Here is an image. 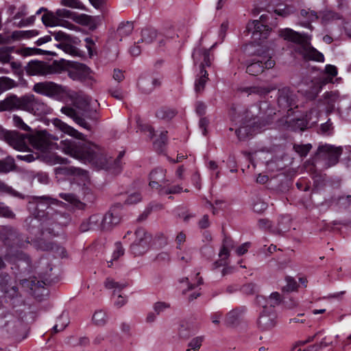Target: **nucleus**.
Listing matches in <instances>:
<instances>
[{"instance_id":"e2e57ef3","label":"nucleus","mask_w":351,"mask_h":351,"mask_svg":"<svg viewBox=\"0 0 351 351\" xmlns=\"http://www.w3.org/2000/svg\"><path fill=\"white\" fill-rule=\"evenodd\" d=\"M90 20L86 25L88 26L90 29H95L101 23V19L99 16H90Z\"/></svg>"},{"instance_id":"f3484780","label":"nucleus","mask_w":351,"mask_h":351,"mask_svg":"<svg viewBox=\"0 0 351 351\" xmlns=\"http://www.w3.org/2000/svg\"><path fill=\"white\" fill-rule=\"evenodd\" d=\"M104 286L108 289H113V295L115 298L114 301V306L117 308H121L125 304L126 299L125 297L120 294L115 296L116 293H119L123 289L126 287L127 285L125 283H120L112 278H108L104 282Z\"/></svg>"},{"instance_id":"2f4dec72","label":"nucleus","mask_w":351,"mask_h":351,"mask_svg":"<svg viewBox=\"0 0 351 351\" xmlns=\"http://www.w3.org/2000/svg\"><path fill=\"white\" fill-rule=\"evenodd\" d=\"M69 324V319L67 314L62 313L57 320V323L53 327V331L56 333L63 330Z\"/></svg>"},{"instance_id":"f03ea898","label":"nucleus","mask_w":351,"mask_h":351,"mask_svg":"<svg viewBox=\"0 0 351 351\" xmlns=\"http://www.w3.org/2000/svg\"><path fill=\"white\" fill-rule=\"evenodd\" d=\"M279 35L285 40L299 45L296 51L306 60L323 62L324 55L311 45V36L301 34L291 28L282 29Z\"/></svg>"},{"instance_id":"393cba45","label":"nucleus","mask_w":351,"mask_h":351,"mask_svg":"<svg viewBox=\"0 0 351 351\" xmlns=\"http://www.w3.org/2000/svg\"><path fill=\"white\" fill-rule=\"evenodd\" d=\"M208 80V72L205 69H201L199 73L195 77L194 83V88L196 93H202L204 91Z\"/></svg>"},{"instance_id":"a18cd8bd","label":"nucleus","mask_w":351,"mask_h":351,"mask_svg":"<svg viewBox=\"0 0 351 351\" xmlns=\"http://www.w3.org/2000/svg\"><path fill=\"white\" fill-rule=\"evenodd\" d=\"M193 250L190 248L185 249L183 253H178L177 256L179 261L188 263L192 260Z\"/></svg>"},{"instance_id":"aec40b11","label":"nucleus","mask_w":351,"mask_h":351,"mask_svg":"<svg viewBox=\"0 0 351 351\" xmlns=\"http://www.w3.org/2000/svg\"><path fill=\"white\" fill-rule=\"evenodd\" d=\"M194 63L196 64L200 62L199 70L205 66H210L211 59L208 50L200 47L196 48L193 53Z\"/></svg>"},{"instance_id":"72a5a7b5","label":"nucleus","mask_w":351,"mask_h":351,"mask_svg":"<svg viewBox=\"0 0 351 351\" xmlns=\"http://www.w3.org/2000/svg\"><path fill=\"white\" fill-rule=\"evenodd\" d=\"M92 319L95 325L102 326L107 323L108 317L105 311L98 310L93 314Z\"/></svg>"},{"instance_id":"37998d69","label":"nucleus","mask_w":351,"mask_h":351,"mask_svg":"<svg viewBox=\"0 0 351 351\" xmlns=\"http://www.w3.org/2000/svg\"><path fill=\"white\" fill-rule=\"evenodd\" d=\"M12 121H13L14 125L16 128H17L20 130H24V131H27V132L30 131V130H31L30 127L28 126L23 121L22 118L20 117L19 116L14 114L12 117Z\"/></svg>"},{"instance_id":"5fc2aeb1","label":"nucleus","mask_w":351,"mask_h":351,"mask_svg":"<svg viewBox=\"0 0 351 351\" xmlns=\"http://www.w3.org/2000/svg\"><path fill=\"white\" fill-rule=\"evenodd\" d=\"M170 307V304L169 303L165 302H158L154 304V309L155 312L159 315L160 313L163 312L166 309Z\"/></svg>"},{"instance_id":"864d4df0","label":"nucleus","mask_w":351,"mask_h":351,"mask_svg":"<svg viewBox=\"0 0 351 351\" xmlns=\"http://www.w3.org/2000/svg\"><path fill=\"white\" fill-rule=\"evenodd\" d=\"M34 199L37 201L38 203L44 202L46 203L47 204H53L59 202L58 199H53L49 196L46 195L36 196L34 197Z\"/></svg>"},{"instance_id":"dca6fc26","label":"nucleus","mask_w":351,"mask_h":351,"mask_svg":"<svg viewBox=\"0 0 351 351\" xmlns=\"http://www.w3.org/2000/svg\"><path fill=\"white\" fill-rule=\"evenodd\" d=\"M166 174L167 170L162 167H156L153 169L149 173V186L159 191L169 182V180L166 178Z\"/></svg>"},{"instance_id":"ddd939ff","label":"nucleus","mask_w":351,"mask_h":351,"mask_svg":"<svg viewBox=\"0 0 351 351\" xmlns=\"http://www.w3.org/2000/svg\"><path fill=\"white\" fill-rule=\"evenodd\" d=\"M58 139V137L49 134L46 131H40L29 135V144L36 149L44 150L51 145L52 141Z\"/></svg>"},{"instance_id":"f8f14e48","label":"nucleus","mask_w":351,"mask_h":351,"mask_svg":"<svg viewBox=\"0 0 351 351\" xmlns=\"http://www.w3.org/2000/svg\"><path fill=\"white\" fill-rule=\"evenodd\" d=\"M66 97H69L71 101L75 106L84 112L88 113L93 111V108L96 105V101H93L88 96L80 93H76L68 88Z\"/></svg>"},{"instance_id":"052dcab7","label":"nucleus","mask_w":351,"mask_h":351,"mask_svg":"<svg viewBox=\"0 0 351 351\" xmlns=\"http://www.w3.org/2000/svg\"><path fill=\"white\" fill-rule=\"evenodd\" d=\"M186 236L184 232H180L176 237V248L180 250L181 245L186 241Z\"/></svg>"},{"instance_id":"6e6552de","label":"nucleus","mask_w":351,"mask_h":351,"mask_svg":"<svg viewBox=\"0 0 351 351\" xmlns=\"http://www.w3.org/2000/svg\"><path fill=\"white\" fill-rule=\"evenodd\" d=\"M33 90L43 95L59 98L66 96L68 88L53 82H44L35 84Z\"/></svg>"},{"instance_id":"680f3d73","label":"nucleus","mask_w":351,"mask_h":351,"mask_svg":"<svg viewBox=\"0 0 351 351\" xmlns=\"http://www.w3.org/2000/svg\"><path fill=\"white\" fill-rule=\"evenodd\" d=\"M74 121L81 127L88 130H90L92 129L91 125L82 117L77 116Z\"/></svg>"},{"instance_id":"49530a36","label":"nucleus","mask_w":351,"mask_h":351,"mask_svg":"<svg viewBox=\"0 0 351 351\" xmlns=\"http://www.w3.org/2000/svg\"><path fill=\"white\" fill-rule=\"evenodd\" d=\"M90 16L87 15L86 14H76L74 13L73 16V20L80 25H86L88 23V21L90 20Z\"/></svg>"},{"instance_id":"6e6d98bb","label":"nucleus","mask_w":351,"mask_h":351,"mask_svg":"<svg viewBox=\"0 0 351 351\" xmlns=\"http://www.w3.org/2000/svg\"><path fill=\"white\" fill-rule=\"evenodd\" d=\"M124 254V249L121 243L117 242L115 243V248L112 254L113 260L118 259L120 256Z\"/></svg>"},{"instance_id":"e433bc0d","label":"nucleus","mask_w":351,"mask_h":351,"mask_svg":"<svg viewBox=\"0 0 351 351\" xmlns=\"http://www.w3.org/2000/svg\"><path fill=\"white\" fill-rule=\"evenodd\" d=\"M276 88V86L274 85H271L269 86H254L250 88V93H254L262 96L268 94Z\"/></svg>"},{"instance_id":"f704fd0d","label":"nucleus","mask_w":351,"mask_h":351,"mask_svg":"<svg viewBox=\"0 0 351 351\" xmlns=\"http://www.w3.org/2000/svg\"><path fill=\"white\" fill-rule=\"evenodd\" d=\"M64 174L79 176L84 180H86L88 178V172L80 168L70 167L64 169Z\"/></svg>"},{"instance_id":"69168bd1","label":"nucleus","mask_w":351,"mask_h":351,"mask_svg":"<svg viewBox=\"0 0 351 351\" xmlns=\"http://www.w3.org/2000/svg\"><path fill=\"white\" fill-rule=\"evenodd\" d=\"M258 226L261 229L267 230L271 227V222L267 219H261L258 222Z\"/></svg>"},{"instance_id":"13d9d810","label":"nucleus","mask_w":351,"mask_h":351,"mask_svg":"<svg viewBox=\"0 0 351 351\" xmlns=\"http://www.w3.org/2000/svg\"><path fill=\"white\" fill-rule=\"evenodd\" d=\"M63 114H66V116L72 118L73 121L75 119V118L78 116L77 114V112L75 109L71 107L64 106L61 108L60 110Z\"/></svg>"},{"instance_id":"20e7f679","label":"nucleus","mask_w":351,"mask_h":351,"mask_svg":"<svg viewBox=\"0 0 351 351\" xmlns=\"http://www.w3.org/2000/svg\"><path fill=\"white\" fill-rule=\"evenodd\" d=\"M64 70V60H54L51 64L39 60L30 61L25 67L29 75H47L60 73Z\"/></svg>"},{"instance_id":"7c9ffc66","label":"nucleus","mask_w":351,"mask_h":351,"mask_svg":"<svg viewBox=\"0 0 351 351\" xmlns=\"http://www.w3.org/2000/svg\"><path fill=\"white\" fill-rule=\"evenodd\" d=\"M16 86L17 84L14 80L5 76L0 77V95Z\"/></svg>"},{"instance_id":"473e14b6","label":"nucleus","mask_w":351,"mask_h":351,"mask_svg":"<svg viewBox=\"0 0 351 351\" xmlns=\"http://www.w3.org/2000/svg\"><path fill=\"white\" fill-rule=\"evenodd\" d=\"M176 114V112L175 110L162 107L156 111V115L159 119L169 120L174 117Z\"/></svg>"},{"instance_id":"79ce46f5","label":"nucleus","mask_w":351,"mask_h":351,"mask_svg":"<svg viewBox=\"0 0 351 351\" xmlns=\"http://www.w3.org/2000/svg\"><path fill=\"white\" fill-rule=\"evenodd\" d=\"M319 16L323 23H328L339 19L338 14L330 10L322 11L320 12Z\"/></svg>"},{"instance_id":"bf43d9fd","label":"nucleus","mask_w":351,"mask_h":351,"mask_svg":"<svg viewBox=\"0 0 351 351\" xmlns=\"http://www.w3.org/2000/svg\"><path fill=\"white\" fill-rule=\"evenodd\" d=\"M56 16L58 17L72 19L74 15V12H71L66 9H58L56 12Z\"/></svg>"},{"instance_id":"c9c22d12","label":"nucleus","mask_w":351,"mask_h":351,"mask_svg":"<svg viewBox=\"0 0 351 351\" xmlns=\"http://www.w3.org/2000/svg\"><path fill=\"white\" fill-rule=\"evenodd\" d=\"M60 3L62 6L68 7L72 9L84 10L85 6L80 0H60Z\"/></svg>"},{"instance_id":"f257e3e1","label":"nucleus","mask_w":351,"mask_h":351,"mask_svg":"<svg viewBox=\"0 0 351 351\" xmlns=\"http://www.w3.org/2000/svg\"><path fill=\"white\" fill-rule=\"evenodd\" d=\"M58 147L64 154L84 162L98 165V160H106L100 154L99 147L91 142L77 143L71 139H65L60 141Z\"/></svg>"},{"instance_id":"2eb2a0df","label":"nucleus","mask_w":351,"mask_h":351,"mask_svg":"<svg viewBox=\"0 0 351 351\" xmlns=\"http://www.w3.org/2000/svg\"><path fill=\"white\" fill-rule=\"evenodd\" d=\"M5 141L19 151L25 150L29 145V135L18 132H8L5 134Z\"/></svg>"},{"instance_id":"c03bdc74","label":"nucleus","mask_w":351,"mask_h":351,"mask_svg":"<svg viewBox=\"0 0 351 351\" xmlns=\"http://www.w3.org/2000/svg\"><path fill=\"white\" fill-rule=\"evenodd\" d=\"M312 148V145L311 144H305V145H294L293 149L294 150L302 157L306 156L310 150Z\"/></svg>"},{"instance_id":"a878e982","label":"nucleus","mask_w":351,"mask_h":351,"mask_svg":"<svg viewBox=\"0 0 351 351\" xmlns=\"http://www.w3.org/2000/svg\"><path fill=\"white\" fill-rule=\"evenodd\" d=\"M300 15L303 18L304 21L300 22V25L310 29H312L313 28L311 23L315 21L319 17L317 12L309 9L302 10L300 11Z\"/></svg>"},{"instance_id":"1a4fd4ad","label":"nucleus","mask_w":351,"mask_h":351,"mask_svg":"<svg viewBox=\"0 0 351 351\" xmlns=\"http://www.w3.org/2000/svg\"><path fill=\"white\" fill-rule=\"evenodd\" d=\"M23 110L36 115L47 114L51 112L49 106L33 95L24 96Z\"/></svg>"},{"instance_id":"4be33fe9","label":"nucleus","mask_w":351,"mask_h":351,"mask_svg":"<svg viewBox=\"0 0 351 351\" xmlns=\"http://www.w3.org/2000/svg\"><path fill=\"white\" fill-rule=\"evenodd\" d=\"M157 36L158 32L154 28L151 27H144L141 32V38L137 41V43H142L145 45H149L156 39Z\"/></svg>"},{"instance_id":"338daca9","label":"nucleus","mask_w":351,"mask_h":351,"mask_svg":"<svg viewBox=\"0 0 351 351\" xmlns=\"http://www.w3.org/2000/svg\"><path fill=\"white\" fill-rule=\"evenodd\" d=\"M198 226L201 229H205L209 227L210 222L208 219V216L205 215L199 221Z\"/></svg>"},{"instance_id":"a19ab883","label":"nucleus","mask_w":351,"mask_h":351,"mask_svg":"<svg viewBox=\"0 0 351 351\" xmlns=\"http://www.w3.org/2000/svg\"><path fill=\"white\" fill-rule=\"evenodd\" d=\"M182 191V187L180 185H174L167 187L166 184L159 191L160 195H169L179 193Z\"/></svg>"},{"instance_id":"423d86ee","label":"nucleus","mask_w":351,"mask_h":351,"mask_svg":"<svg viewBox=\"0 0 351 351\" xmlns=\"http://www.w3.org/2000/svg\"><path fill=\"white\" fill-rule=\"evenodd\" d=\"M342 151L341 147L326 144L318 147L317 155L322 166L327 169L338 163Z\"/></svg>"},{"instance_id":"774afa93","label":"nucleus","mask_w":351,"mask_h":351,"mask_svg":"<svg viewBox=\"0 0 351 351\" xmlns=\"http://www.w3.org/2000/svg\"><path fill=\"white\" fill-rule=\"evenodd\" d=\"M250 246V243H249V242H246V243L242 244L241 246H239L237 249V254L239 256L244 254L245 252H247Z\"/></svg>"},{"instance_id":"bb28decb","label":"nucleus","mask_w":351,"mask_h":351,"mask_svg":"<svg viewBox=\"0 0 351 351\" xmlns=\"http://www.w3.org/2000/svg\"><path fill=\"white\" fill-rule=\"evenodd\" d=\"M339 94L336 92H328L324 94V104L326 106L327 113L332 112L335 107V104L339 101Z\"/></svg>"},{"instance_id":"a211bd4d","label":"nucleus","mask_w":351,"mask_h":351,"mask_svg":"<svg viewBox=\"0 0 351 351\" xmlns=\"http://www.w3.org/2000/svg\"><path fill=\"white\" fill-rule=\"evenodd\" d=\"M24 97H18L15 95H10L0 101V112L23 110Z\"/></svg>"},{"instance_id":"0eeeda50","label":"nucleus","mask_w":351,"mask_h":351,"mask_svg":"<svg viewBox=\"0 0 351 351\" xmlns=\"http://www.w3.org/2000/svg\"><path fill=\"white\" fill-rule=\"evenodd\" d=\"M152 237L144 229L138 228L135 231V239L131 244L130 249L135 256H141L150 248Z\"/></svg>"},{"instance_id":"412c9836","label":"nucleus","mask_w":351,"mask_h":351,"mask_svg":"<svg viewBox=\"0 0 351 351\" xmlns=\"http://www.w3.org/2000/svg\"><path fill=\"white\" fill-rule=\"evenodd\" d=\"M52 123L56 128L60 130L64 134H67L71 136L75 137L77 139H83L84 134L82 133L78 132L73 128L62 121L60 119H54Z\"/></svg>"},{"instance_id":"b1692460","label":"nucleus","mask_w":351,"mask_h":351,"mask_svg":"<svg viewBox=\"0 0 351 351\" xmlns=\"http://www.w3.org/2000/svg\"><path fill=\"white\" fill-rule=\"evenodd\" d=\"M257 300L258 302L262 306H267L269 309L273 310H274V308L276 306H278L281 302V297L278 292H273L266 300L263 297H258Z\"/></svg>"},{"instance_id":"4d7b16f0","label":"nucleus","mask_w":351,"mask_h":351,"mask_svg":"<svg viewBox=\"0 0 351 351\" xmlns=\"http://www.w3.org/2000/svg\"><path fill=\"white\" fill-rule=\"evenodd\" d=\"M55 39L60 43H65L71 40V36L64 32H57L53 34Z\"/></svg>"},{"instance_id":"3c124183","label":"nucleus","mask_w":351,"mask_h":351,"mask_svg":"<svg viewBox=\"0 0 351 351\" xmlns=\"http://www.w3.org/2000/svg\"><path fill=\"white\" fill-rule=\"evenodd\" d=\"M203 341L204 337H196L192 339L189 343V347H190L191 349L193 350L194 351H197L200 348Z\"/></svg>"},{"instance_id":"09e8293b","label":"nucleus","mask_w":351,"mask_h":351,"mask_svg":"<svg viewBox=\"0 0 351 351\" xmlns=\"http://www.w3.org/2000/svg\"><path fill=\"white\" fill-rule=\"evenodd\" d=\"M142 199V196L140 193L134 192L127 197L125 199V204H134L140 202Z\"/></svg>"},{"instance_id":"7ed1b4c3","label":"nucleus","mask_w":351,"mask_h":351,"mask_svg":"<svg viewBox=\"0 0 351 351\" xmlns=\"http://www.w3.org/2000/svg\"><path fill=\"white\" fill-rule=\"evenodd\" d=\"M121 215L115 209H110L104 215L93 214L82 221L80 229L82 232L111 230L121 221Z\"/></svg>"},{"instance_id":"ea45409f","label":"nucleus","mask_w":351,"mask_h":351,"mask_svg":"<svg viewBox=\"0 0 351 351\" xmlns=\"http://www.w3.org/2000/svg\"><path fill=\"white\" fill-rule=\"evenodd\" d=\"M14 169V162L12 160H0V173H7Z\"/></svg>"},{"instance_id":"39448f33","label":"nucleus","mask_w":351,"mask_h":351,"mask_svg":"<svg viewBox=\"0 0 351 351\" xmlns=\"http://www.w3.org/2000/svg\"><path fill=\"white\" fill-rule=\"evenodd\" d=\"M276 62L271 59L269 50L258 49L256 51V57L247 66L246 72L252 75H258L265 69L273 68Z\"/></svg>"},{"instance_id":"4c0bfd02","label":"nucleus","mask_w":351,"mask_h":351,"mask_svg":"<svg viewBox=\"0 0 351 351\" xmlns=\"http://www.w3.org/2000/svg\"><path fill=\"white\" fill-rule=\"evenodd\" d=\"M133 29V23L131 22H126L119 27L117 34L121 37L127 36L132 33Z\"/></svg>"},{"instance_id":"603ef678","label":"nucleus","mask_w":351,"mask_h":351,"mask_svg":"<svg viewBox=\"0 0 351 351\" xmlns=\"http://www.w3.org/2000/svg\"><path fill=\"white\" fill-rule=\"evenodd\" d=\"M0 216L7 218H13L14 217V214L9 207L5 206L2 203H0Z\"/></svg>"},{"instance_id":"9b49d317","label":"nucleus","mask_w":351,"mask_h":351,"mask_svg":"<svg viewBox=\"0 0 351 351\" xmlns=\"http://www.w3.org/2000/svg\"><path fill=\"white\" fill-rule=\"evenodd\" d=\"M277 324V315L275 310L269 309L267 306H263L257 321V325L262 331L272 330Z\"/></svg>"},{"instance_id":"cd10ccee","label":"nucleus","mask_w":351,"mask_h":351,"mask_svg":"<svg viewBox=\"0 0 351 351\" xmlns=\"http://www.w3.org/2000/svg\"><path fill=\"white\" fill-rule=\"evenodd\" d=\"M42 20L44 24L48 26H56L59 25V23L56 22V19L53 16L49 14H44L42 16ZM60 25L66 27L69 29H75L77 28L75 25L68 21H63L60 23Z\"/></svg>"},{"instance_id":"c85d7f7f","label":"nucleus","mask_w":351,"mask_h":351,"mask_svg":"<svg viewBox=\"0 0 351 351\" xmlns=\"http://www.w3.org/2000/svg\"><path fill=\"white\" fill-rule=\"evenodd\" d=\"M245 309L242 308H237L230 312H229L226 317V322L229 325H234L236 324L241 315L244 313Z\"/></svg>"},{"instance_id":"6ab92c4d","label":"nucleus","mask_w":351,"mask_h":351,"mask_svg":"<svg viewBox=\"0 0 351 351\" xmlns=\"http://www.w3.org/2000/svg\"><path fill=\"white\" fill-rule=\"evenodd\" d=\"M68 75L73 80L83 81L91 77V71L85 64L76 63L69 71Z\"/></svg>"},{"instance_id":"c756f323","label":"nucleus","mask_w":351,"mask_h":351,"mask_svg":"<svg viewBox=\"0 0 351 351\" xmlns=\"http://www.w3.org/2000/svg\"><path fill=\"white\" fill-rule=\"evenodd\" d=\"M231 247V241L226 239L223 247H221L219 256L221 258L220 263L217 261L215 264L216 267H219L225 263V261L228 258L230 254V247Z\"/></svg>"},{"instance_id":"de8ad7c7","label":"nucleus","mask_w":351,"mask_h":351,"mask_svg":"<svg viewBox=\"0 0 351 351\" xmlns=\"http://www.w3.org/2000/svg\"><path fill=\"white\" fill-rule=\"evenodd\" d=\"M56 47L61 49L65 53L75 56L77 53V49L73 46L66 43H60L56 45Z\"/></svg>"},{"instance_id":"9d476101","label":"nucleus","mask_w":351,"mask_h":351,"mask_svg":"<svg viewBox=\"0 0 351 351\" xmlns=\"http://www.w3.org/2000/svg\"><path fill=\"white\" fill-rule=\"evenodd\" d=\"M59 196L64 200L74 204L79 202L80 199L83 200L85 203H92L95 199L91 189L86 184L79 186L77 194L61 193Z\"/></svg>"},{"instance_id":"4468645a","label":"nucleus","mask_w":351,"mask_h":351,"mask_svg":"<svg viewBox=\"0 0 351 351\" xmlns=\"http://www.w3.org/2000/svg\"><path fill=\"white\" fill-rule=\"evenodd\" d=\"M278 104L282 110H291L298 107L296 95L288 87L278 90Z\"/></svg>"},{"instance_id":"58836bf2","label":"nucleus","mask_w":351,"mask_h":351,"mask_svg":"<svg viewBox=\"0 0 351 351\" xmlns=\"http://www.w3.org/2000/svg\"><path fill=\"white\" fill-rule=\"evenodd\" d=\"M254 26V30L253 31L252 36L254 39H261L260 36V31L261 30V27H263L264 29L266 28V26L261 25L260 21L258 20H254L252 23H249L247 25V28L249 29H251L252 26Z\"/></svg>"},{"instance_id":"0e129e2a","label":"nucleus","mask_w":351,"mask_h":351,"mask_svg":"<svg viewBox=\"0 0 351 351\" xmlns=\"http://www.w3.org/2000/svg\"><path fill=\"white\" fill-rule=\"evenodd\" d=\"M286 280L287 282V287H285L286 290L287 291H294L297 287V283L295 280L291 277H287Z\"/></svg>"},{"instance_id":"8fccbe9b","label":"nucleus","mask_w":351,"mask_h":351,"mask_svg":"<svg viewBox=\"0 0 351 351\" xmlns=\"http://www.w3.org/2000/svg\"><path fill=\"white\" fill-rule=\"evenodd\" d=\"M267 204L262 199L257 198L253 203V210L256 213H262L266 210Z\"/></svg>"},{"instance_id":"5701e85b","label":"nucleus","mask_w":351,"mask_h":351,"mask_svg":"<svg viewBox=\"0 0 351 351\" xmlns=\"http://www.w3.org/2000/svg\"><path fill=\"white\" fill-rule=\"evenodd\" d=\"M160 82L158 79L152 77H142L138 82V86L141 90L145 93H149L153 90L160 86Z\"/></svg>"}]
</instances>
